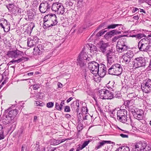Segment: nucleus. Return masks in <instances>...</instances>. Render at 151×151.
I'll return each mask as SVG.
<instances>
[{"instance_id":"1","label":"nucleus","mask_w":151,"mask_h":151,"mask_svg":"<svg viewBox=\"0 0 151 151\" xmlns=\"http://www.w3.org/2000/svg\"><path fill=\"white\" fill-rule=\"evenodd\" d=\"M151 46V39L146 37L141 39L138 42V48L140 51L147 52L150 51Z\"/></svg>"},{"instance_id":"2","label":"nucleus","mask_w":151,"mask_h":151,"mask_svg":"<svg viewBox=\"0 0 151 151\" xmlns=\"http://www.w3.org/2000/svg\"><path fill=\"white\" fill-rule=\"evenodd\" d=\"M122 72V68L120 64L116 63L113 65L108 70V74L119 76Z\"/></svg>"},{"instance_id":"3","label":"nucleus","mask_w":151,"mask_h":151,"mask_svg":"<svg viewBox=\"0 0 151 151\" xmlns=\"http://www.w3.org/2000/svg\"><path fill=\"white\" fill-rule=\"evenodd\" d=\"M100 98L102 99H111L114 97L113 92L106 89H102L99 91Z\"/></svg>"},{"instance_id":"4","label":"nucleus","mask_w":151,"mask_h":151,"mask_svg":"<svg viewBox=\"0 0 151 151\" xmlns=\"http://www.w3.org/2000/svg\"><path fill=\"white\" fill-rule=\"evenodd\" d=\"M127 111L125 109H120L117 112V119L119 121L123 123L129 122L128 119L127 118Z\"/></svg>"},{"instance_id":"5","label":"nucleus","mask_w":151,"mask_h":151,"mask_svg":"<svg viewBox=\"0 0 151 151\" xmlns=\"http://www.w3.org/2000/svg\"><path fill=\"white\" fill-rule=\"evenodd\" d=\"M141 88L144 92L148 93L151 92V79L147 78L143 80Z\"/></svg>"},{"instance_id":"6","label":"nucleus","mask_w":151,"mask_h":151,"mask_svg":"<svg viewBox=\"0 0 151 151\" xmlns=\"http://www.w3.org/2000/svg\"><path fill=\"white\" fill-rule=\"evenodd\" d=\"M52 10L59 14H63L65 12V8L62 4L58 3H54L51 7Z\"/></svg>"},{"instance_id":"7","label":"nucleus","mask_w":151,"mask_h":151,"mask_svg":"<svg viewBox=\"0 0 151 151\" xmlns=\"http://www.w3.org/2000/svg\"><path fill=\"white\" fill-rule=\"evenodd\" d=\"M88 68L90 70L91 72L93 74H97V71L99 69V65L96 62H90L88 63Z\"/></svg>"},{"instance_id":"8","label":"nucleus","mask_w":151,"mask_h":151,"mask_svg":"<svg viewBox=\"0 0 151 151\" xmlns=\"http://www.w3.org/2000/svg\"><path fill=\"white\" fill-rule=\"evenodd\" d=\"M23 54V52L16 50L8 51L6 55L9 57L15 58H20Z\"/></svg>"},{"instance_id":"9","label":"nucleus","mask_w":151,"mask_h":151,"mask_svg":"<svg viewBox=\"0 0 151 151\" xmlns=\"http://www.w3.org/2000/svg\"><path fill=\"white\" fill-rule=\"evenodd\" d=\"M133 65L136 68L145 66L146 64V60L142 57L137 58H135Z\"/></svg>"},{"instance_id":"10","label":"nucleus","mask_w":151,"mask_h":151,"mask_svg":"<svg viewBox=\"0 0 151 151\" xmlns=\"http://www.w3.org/2000/svg\"><path fill=\"white\" fill-rule=\"evenodd\" d=\"M134 56V54L132 51L129 50L127 52L123 55L122 57L124 62L126 64H128L130 62L131 59Z\"/></svg>"},{"instance_id":"11","label":"nucleus","mask_w":151,"mask_h":151,"mask_svg":"<svg viewBox=\"0 0 151 151\" xmlns=\"http://www.w3.org/2000/svg\"><path fill=\"white\" fill-rule=\"evenodd\" d=\"M50 8V4L47 1H45L41 3L39 6V10L42 13H44Z\"/></svg>"},{"instance_id":"12","label":"nucleus","mask_w":151,"mask_h":151,"mask_svg":"<svg viewBox=\"0 0 151 151\" xmlns=\"http://www.w3.org/2000/svg\"><path fill=\"white\" fill-rule=\"evenodd\" d=\"M90 57H88L86 52L82 51L78 55V58L83 60H86V62L92 60L93 56L92 55H90Z\"/></svg>"},{"instance_id":"13","label":"nucleus","mask_w":151,"mask_h":151,"mask_svg":"<svg viewBox=\"0 0 151 151\" xmlns=\"http://www.w3.org/2000/svg\"><path fill=\"white\" fill-rule=\"evenodd\" d=\"M135 112H133V116L134 118L138 120H141L143 119L144 116V111L141 109H136Z\"/></svg>"},{"instance_id":"14","label":"nucleus","mask_w":151,"mask_h":151,"mask_svg":"<svg viewBox=\"0 0 151 151\" xmlns=\"http://www.w3.org/2000/svg\"><path fill=\"white\" fill-rule=\"evenodd\" d=\"M45 19H49L53 26L55 25L58 23L57 18L55 14H51L46 15L45 16Z\"/></svg>"},{"instance_id":"15","label":"nucleus","mask_w":151,"mask_h":151,"mask_svg":"<svg viewBox=\"0 0 151 151\" xmlns=\"http://www.w3.org/2000/svg\"><path fill=\"white\" fill-rule=\"evenodd\" d=\"M106 68L104 64H101L99 65V69L97 72V74L101 77H103L106 75Z\"/></svg>"},{"instance_id":"16","label":"nucleus","mask_w":151,"mask_h":151,"mask_svg":"<svg viewBox=\"0 0 151 151\" xmlns=\"http://www.w3.org/2000/svg\"><path fill=\"white\" fill-rule=\"evenodd\" d=\"M98 45L99 51L102 52L103 54L106 53L107 48L109 46L108 43H105L104 41H102L99 42Z\"/></svg>"},{"instance_id":"17","label":"nucleus","mask_w":151,"mask_h":151,"mask_svg":"<svg viewBox=\"0 0 151 151\" xmlns=\"http://www.w3.org/2000/svg\"><path fill=\"white\" fill-rule=\"evenodd\" d=\"M129 48V47L124 44V43L122 44L119 43L117 46V50L119 53H122L127 51Z\"/></svg>"},{"instance_id":"18","label":"nucleus","mask_w":151,"mask_h":151,"mask_svg":"<svg viewBox=\"0 0 151 151\" xmlns=\"http://www.w3.org/2000/svg\"><path fill=\"white\" fill-rule=\"evenodd\" d=\"M72 110L74 112L78 113L79 107V103L78 100L74 101L70 105Z\"/></svg>"},{"instance_id":"19","label":"nucleus","mask_w":151,"mask_h":151,"mask_svg":"<svg viewBox=\"0 0 151 151\" xmlns=\"http://www.w3.org/2000/svg\"><path fill=\"white\" fill-rule=\"evenodd\" d=\"M33 50L35 52V54L39 55L41 54L43 51H45L43 44L38 45L37 47H35L34 48Z\"/></svg>"},{"instance_id":"20","label":"nucleus","mask_w":151,"mask_h":151,"mask_svg":"<svg viewBox=\"0 0 151 151\" xmlns=\"http://www.w3.org/2000/svg\"><path fill=\"white\" fill-rule=\"evenodd\" d=\"M2 122L4 124H7L14 122L13 120L7 114L4 115L3 116Z\"/></svg>"},{"instance_id":"21","label":"nucleus","mask_w":151,"mask_h":151,"mask_svg":"<svg viewBox=\"0 0 151 151\" xmlns=\"http://www.w3.org/2000/svg\"><path fill=\"white\" fill-rule=\"evenodd\" d=\"M43 27L44 29L48 28L50 29L53 26H54L50 21L49 19H45V16L44 18Z\"/></svg>"},{"instance_id":"22","label":"nucleus","mask_w":151,"mask_h":151,"mask_svg":"<svg viewBox=\"0 0 151 151\" xmlns=\"http://www.w3.org/2000/svg\"><path fill=\"white\" fill-rule=\"evenodd\" d=\"M111 142L110 141L102 140L99 141L95 147V149H98L101 148L106 143L111 144Z\"/></svg>"},{"instance_id":"23","label":"nucleus","mask_w":151,"mask_h":151,"mask_svg":"<svg viewBox=\"0 0 151 151\" xmlns=\"http://www.w3.org/2000/svg\"><path fill=\"white\" fill-rule=\"evenodd\" d=\"M19 111L17 109H14L10 111L7 114L8 116H9L13 120L14 118L18 113Z\"/></svg>"},{"instance_id":"24","label":"nucleus","mask_w":151,"mask_h":151,"mask_svg":"<svg viewBox=\"0 0 151 151\" xmlns=\"http://www.w3.org/2000/svg\"><path fill=\"white\" fill-rule=\"evenodd\" d=\"M37 42V41H36V40L35 39H31L29 38L27 42V46L30 47H33L36 45Z\"/></svg>"},{"instance_id":"25","label":"nucleus","mask_w":151,"mask_h":151,"mask_svg":"<svg viewBox=\"0 0 151 151\" xmlns=\"http://www.w3.org/2000/svg\"><path fill=\"white\" fill-rule=\"evenodd\" d=\"M77 60L78 63L77 64L81 68H83L86 66V63H87L86 61L78 58L77 59Z\"/></svg>"},{"instance_id":"26","label":"nucleus","mask_w":151,"mask_h":151,"mask_svg":"<svg viewBox=\"0 0 151 151\" xmlns=\"http://www.w3.org/2000/svg\"><path fill=\"white\" fill-rule=\"evenodd\" d=\"M28 19L29 20H32L33 19L34 16L36 15L34 12L32 10H29L27 12Z\"/></svg>"},{"instance_id":"27","label":"nucleus","mask_w":151,"mask_h":151,"mask_svg":"<svg viewBox=\"0 0 151 151\" xmlns=\"http://www.w3.org/2000/svg\"><path fill=\"white\" fill-rule=\"evenodd\" d=\"M43 44L45 51H47L51 49L52 47V44L49 42H45Z\"/></svg>"},{"instance_id":"28","label":"nucleus","mask_w":151,"mask_h":151,"mask_svg":"<svg viewBox=\"0 0 151 151\" xmlns=\"http://www.w3.org/2000/svg\"><path fill=\"white\" fill-rule=\"evenodd\" d=\"M28 59V58L24 57H22L21 58H19L17 60H12L10 63H19L21 62H23L24 61H27Z\"/></svg>"},{"instance_id":"29","label":"nucleus","mask_w":151,"mask_h":151,"mask_svg":"<svg viewBox=\"0 0 151 151\" xmlns=\"http://www.w3.org/2000/svg\"><path fill=\"white\" fill-rule=\"evenodd\" d=\"M9 23L6 19H3L0 20V27L3 28L8 24Z\"/></svg>"},{"instance_id":"30","label":"nucleus","mask_w":151,"mask_h":151,"mask_svg":"<svg viewBox=\"0 0 151 151\" xmlns=\"http://www.w3.org/2000/svg\"><path fill=\"white\" fill-rule=\"evenodd\" d=\"M90 52L92 54L94 55H96L97 49L96 46L94 45H93L92 46L90 47Z\"/></svg>"},{"instance_id":"31","label":"nucleus","mask_w":151,"mask_h":151,"mask_svg":"<svg viewBox=\"0 0 151 151\" xmlns=\"http://www.w3.org/2000/svg\"><path fill=\"white\" fill-rule=\"evenodd\" d=\"M134 147H135L139 151L141 150L142 149V143L140 142H139L135 143L134 144Z\"/></svg>"},{"instance_id":"32","label":"nucleus","mask_w":151,"mask_h":151,"mask_svg":"<svg viewBox=\"0 0 151 151\" xmlns=\"http://www.w3.org/2000/svg\"><path fill=\"white\" fill-rule=\"evenodd\" d=\"M122 24H110L108 26L107 29H114L116 27H118L119 26H122Z\"/></svg>"},{"instance_id":"33","label":"nucleus","mask_w":151,"mask_h":151,"mask_svg":"<svg viewBox=\"0 0 151 151\" xmlns=\"http://www.w3.org/2000/svg\"><path fill=\"white\" fill-rule=\"evenodd\" d=\"M35 27V24L33 22H31L30 24H29V25L28 26V27L27 29V31L28 30H29L30 31V32H31L32 31V29L33 28Z\"/></svg>"},{"instance_id":"34","label":"nucleus","mask_w":151,"mask_h":151,"mask_svg":"<svg viewBox=\"0 0 151 151\" xmlns=\"http://www.w3.org/2000/svg\"><path fill=\"white\" fill-rule=\"evenodd\" d=\"M3 127L2 125L0 124V139H4V137L3 135L4 131L3 130Z\"/></svg>"},{"instance_id":"35","label":"nucleus","mask_w":151,"mask_h":151,"mask_svg":"<svg viewBox=\"0 0 151 151\" xmlns=\"http://www.w3.org/2000/svg\"><path fill=\"white\" fill-rule=\"evenodd\" d=\"M3 127L2 125L0 124V139H4V137L3 135L4 131L3 130Z\"/></svg>"},{"instance_id":"36","label":"nucleus","mask_w":151,"mask_h":151,"mask_svg":"<svg viewBox=\"0 0 151 151\" xmlns=\"http://www.w3.org/2000/svg\"><path fill=\"white\" fill-rule=\"evenodd\" d=\"M112 51V50H109L107 51V52H106V56L107 58L109 57L110 58V57H112L114 54V53Z\"/></svg>"},{"instance_id":"37","label":"nucleus","mask_w":151,"mask_h":151,"mask_svg":"<svg viewBox=\"0 0 151 151\" xmlns=\"http://www.w3.org/2000/svg\"><path fill=\"white\" fill-rule=\"evenodd\" d=\"M107 65L108 67L109 65L110 66L112 63L114 62V60L113 57H110V58L109 57H107Z\"/></svg>"},{"instance_id":"38","label":"nucleus","mask_w":151,"mask_h":151,"mask_svg":"<svg viewBox=\"0 0 151 151\" xmlns=\"http://www.w3.org/2000/svg\"><path fill=\"white\" fill-rule=\"evenodd\" d=\"M10 23L7 24L6 26L3 28L4 31L6 32H8L10 29Z\"/></svg>"},{"instance_id":"39","label":"nucleus","mask_w":151,"mask_h":151,"mask_svg":"<svg viewBox=\"0 0 151 151\" xmlns=\"http://www.w3.org/2000/svg\"><path fill=\"white\" fill-rule=\"evenodd\" d=\"M133 101L132 100L126 101L124 103L125 105L127 106H131L132 105Z\"/></svg>"},{"instance_id":"40","label":"nucleus","mask_w":151,"mask_h":151,"mask_svg":"<svg viewBox=\"0 0 151 151\" xmlns=\"http://www.w3.org/2000/svg\"><path fill=\"white\" fill-rule=\"evenodd\" d=\"M127 35H120L118 36H115L113 37L112 39V40L113 42H116L117 40H118L119 38H121L122 37L127 36Z\"/></svg>"},{"instance_id":"41","label":"nucleus","mask_w":151,"mask_h":151,"mask_svg":"<svg viewBox=\"0 0 151 151\" xmlns=\"http://www.w3.org/2000/svg\"><path fill=\"white\" fill-rule=\"evenodd\" d=\"M89 142V140L85 141L83 142V143L81 147L79 149H79L80 150H82L84 147H85L87 145Z\"/></svg>"},{"instance_id":"42","label":"nucleus","mask_w":151,"mask_h":151,"mask_svg":"<svg viewBox=\"0 0 151 151\" xmlns=\"http://www.w3.org/2000/svg\"><path fill=\"white\" fill-rule=\"evenodd\" d=\"M116 110L115 109L112 110H111L109 111V113L110 115V116L113 117V118H115V117L116 116L115 114H116Z\"/></svg>"},{"instance_id":"43","label":"nucleus","mask_w":151,"mask_h":151,"mask_svg":"<svg viewBox=\"0 0 151 151\" xmlns=\"http://www.w3.org/2000/svg\"><path fill=\"white\" fill-rule=\"evenodd\" d=\"M111 31L113 36L115 35L120 34L121 33V31H118L117 29L113 30H111Z\"/></svg>"},{"instance_id":"44","label":"nucleus","mask_w":151,"mask_h":151,"mask_svg":"<svg viewBox=\"0 0 151 151\" xmlns=\"http://www.w3.org/2000/svg\"><path fill=\"white\" fill-rule=\"evenodd\" d=\"M73 4V2L71 1H66L65 2V5L67 7L72 6Z\"/></svg>"},{"instance_id":"45","label":"nucleus","mask_w":151,"mask_h":151,"mask_svg":"<svg viewBox=\"0 0 151 151\" xmlns=\"http://www.w3.org/2000/svg\"><path fill=\"white\" fill-rule=\"evenodd\" d=\"M35 144L36 145L35 147V151H40V147L39 142H37Z\"/></svg>"},{"instance_id":"46","label":"nucleus","mask_w":151,"mask_h":151,"mask_svg":"<svg viewBox=\"0 0 151 151\" xmlns=\"http://www.w3.org/2000/svg\"><path fill=\"white\" fill-rule=\"evenodd\" d=\"M111 31L106 32L105 35V37H111L113 36V35Z\"/></svg>"},{"instance_id":"47","label":"nucleus","mask_w":151,"mask_h":151,"mask_svg":"<svg viewBox=\"0 0 151 151\" xmlns=\"http://www.w3.org/2000/svg\"><path fill=\"white\" fill-rule=\"evenodd\" d=\"M55 108L58 110L61 111L62 109L58 103L56 102L55 104Z\"/></svg>"},{"instance_id":"48","label":"nucleus","mask_w":151,"mask_h":151,"mask_svg":"<svg viewBox=\"0 0 151 151\" xmlns=\"http://www.w3.org/2000/svg\"><path fill=\"white\" fill-rule=\"evenodd\" d=\"M107 30L104 31V30H102L101 31H100L99 32L97 33L96 35L98 37H100L103 34H104V33Z\"/></svg>"},{"instance_id":"49","label":"nucleus","mask_w":151,"mask_h":151,"mask_svg":"<svg viewBox=\"0 0 151 151\" xmlns=\"http://www.w3.org/2000/svg\"><path fill=\"white\" fill-rule=\"evenodd\" d=\"M54 105V103L52 102H49L47 103V106L49 108H52Z\"/></svg>"},{"instance_id":"50","label":"nucleus","mask_w":151,"mask_h":151,"mask_svg":"<svg viewBox=\"0 0 151 151\" xmlns=\"http://www.w3.org/2000/svg\"><path fill=\"white\" fill-rule=\"evenodd\" d=\"M106 22H104L103 23L100 24L95 31H96L97 30L100 29L102 27H103V28H104V26L106 25Z\"/></svg>"},{"instance_id":"51","label":"nucleus","mask_w":151,"mask_h":151,"mask_svg":"<svg viewBox=\"0 0 151 151\" xmlns=\"http://www.w3.org/2000/svg\"><path fill=\"white\" fill-rule=\"evenodd\" d=\"M144 151H151V146H146L145 148L143 149Z\"/></svg>"},{"instance_id":"52","label":"nucleus","mask_w":151,"mask_h":151,"mask_svg":"<svg viewBox=\"0 0 151 151\" xmlns=\"http://www.w3.org/2000/svg\"><path fill=\"white\" fill-rule=\"evenodd\" d=\"M40 88L39 84H35L33 86V88L34 90H37Z\"/></svg>"},{"instance_id":"53","label":"nucleus","mask_w":151,"mask_h":151,"mask_svg":"<svg viewBox=\"0 0 151 151\" xmlns=\"http://www.w3.org/2000/svg\"><path fill=\"white\" fill-rule=\"evenodd\" d=\"M129 97L131 98H135L137 96V95L134 93H131L128 95Z\"/></svg>"},{"instance_id":"54","label":"nucleus","mask_w":151,"mask_h":151,"mask_svg":"<svg viewBox=\"0 0 151 151\" xmlns=\"http://www.w3.org/2000/svg\"><path fill=\"white\" fill-rule=\"evenodd\" d=\"M64 111L66 112H69L70 111V106H65Z\"/></svg>"},{"instance_id":"55","label":"nucleus","mask_w":151,"mask_h":151,"mask_svg":"<svg viewBox=\"0 0 151 151\" xmlns=\"http://www.w3.org/2000/svg\"><path fill=\"white\" fill-rule=\"evenodd\" d=\"M138 36V39H140L143 37H146V36L144 34H137Z\"/></svg>"},{"instance_id":"56","label":"nucleus","mask_w":151,"mask_h":151,"mask_svg":"<svg viewBox=\"0 0 151 151\" xmlns=\"http://www.w3.org/2000/svg\"><path fill=\"white\" fill-rule=\"evenodd\" d=\"M121 96H122L120 94L119 92H117L116 94L114 96V97L119 99L120 98Z\"/></svg>"},{"instance_id":"57","label":"nucleus","mask_w":151,"mask_h":151,"mask_svg":"<svg viewBox=\"0 0 151 151\" xmlns=\"http://www.w3.org/2000/svg\"><path fill=\"white\" fill-rule=\"evenodd\" d=\"M122 151H130L129 147L127 146H124Z\"/></svg>"},{"instance_id":"58","label":"nucleus","mask_w":151,"mask_h":151,"mask_svg":"<svg viewBox=\"0 0 151 151\" xmlns=\"http://www.w3.org/2000/svg\"><path fill=\"white\" fill-rule=\"evenodd\" d=\"M128 89V87L127 86H123L122 88L121 89V90L122 91H124L125 92L127 91Z\"/></svg>"},{"instance_id":"59","label":"nucleus","mask_w":151,"mask_h":151,"mask_svg":"<svg viewBox=\"0 0 151 151\" xmlns=\"http://www.w3.org/2000/svg\"><path fill=\"white\" fill-rule=\"evenodd\" d=\"M51 143L52 145H58L57 140L54 139L51 142Z\"/></svg>"},{"instance_id":"60","label":"nucleus","mask_w":151,"mask_h":151,"mask_svg":"<svg viewBox=\"0 0 151 151\" xmlns=\"http://www.w3.org/2000/svg\"><path fill=\"white\" fill-rule=\"evenodd\" d=\"M120 135L123 138H128V135L124 134H120Z\"/></svg>"},{"instance_id":"61","label":"nucleus","mask_w":151,"mask_h":151,"mask_svg":"<svg viewBox=\"0 0 151 151\" xmlns=\"http://www.w3.org/2000/svg\"><path fill=\"white\" fill-rule=\"evenodd\" d=\"M82 110L83 112H84L85 113V114L87 113L88 109L86 107H83L82 108Z\"/></svg>"},{"instance_id":"62","label":"nucleus","mask_w":151,"mask_h":151,"mask_svg":"<svg viewBox=\"0 0 151 151\" xmlns=\"http://www.w3.org/2000/svg\"><path fill=\"white\" fill-rule=\"evenodd\" d=\"M14 6H16L14 4H9L8 6H7V8H8V7L10 8H14Z\"/></svg>"},{"instance_id":"63","label":"nucleus","mask_w":151,"mask_h":151,"mask_svg":"<svg viewBox=\"0 0 151 151\" xmlns=\"http://www.w3.org/2000/svg\"><path fill=\"white\" fill-rule=\"evenodd\" d=\"M66 140V139H62L57 140L58 145L61 143L65 141Z\"/></svg>"},{"instance_id":"64","label":"nucleus","mask_w":151,"mask_h":151,"mask_svg":"<svg viewBox=\"0 0 151 151\" xmlns=\"http://www.w3.org/2000/svg\"><path fill=\"white\" fill-rule=\"evenodd\" d=\"M36 106H43V104L40 103L39 101H37L36 102Z\"/></svg>"}]
</instances>
